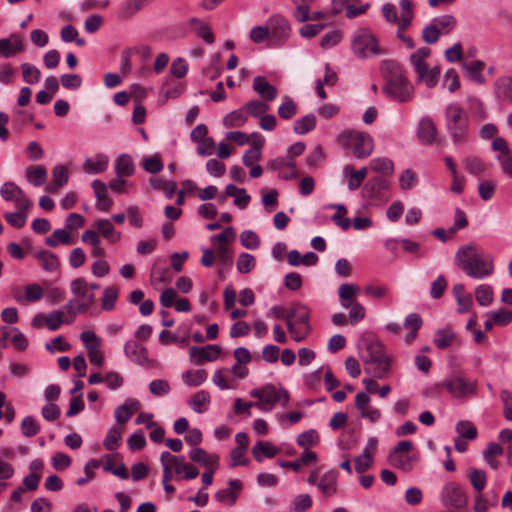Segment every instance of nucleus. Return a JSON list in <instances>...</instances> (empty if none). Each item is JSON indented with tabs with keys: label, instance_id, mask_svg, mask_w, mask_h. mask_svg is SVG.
<instances>
[{
	"label": "nucleus",
	"instance_id": "obj_41",
	"mask_svg": "<svg viewBox=\"0 0 512 512\" xmlns=\"http://www.w3.org/2000/svg\"><path fill=\"white\" fill-rule=\"evenodd\" d=\"M207 372L204 369L187 370L182 374L183 382L188 386H200L207 380Z\"/></svg>",
	"mask_w": 512,
	"mask_h": 512
},
{
	"label": "nucleus",
	"instance_id": "obj_35",
	"mask_svg": "<svg viewBox=\"0 0 512 512\" xmlns=\"http://www.w3.org/2000/svg\"><path fill=\"white\" fill-rule=\"evenodd\" d=\"M47 176V170L44 166H29L26 169L27 181L36 187L42 186L47 181Z\"/></svg>",
	"mask_w": 512,
	"mask_h": 512
},
{
	"label": "nucleus",
	"instance_id": "obj_52",
	"mask_svg": "<svg viewBox=\"0 0 512 512\" xmlns=\"http://www.w3.org/2000/svg\"><path fill=\"white\" fill-rule=\"evenodd\" d=\"M458 437L465 438L467 440H474L477 437V429L468 420L459 421L455 427Z\"/></svg>",
	"mask_w": 512,
	"mask_h": 512
},
{
	"label": "nucleus",
	"instance_id": "obj_33",
	"mask_svg": "<svg viewBox=\"0 0 512 512\" xmlns=\"http://www.w3.org/2000/svg\"><path fill=\"white\" fill-rule=\"evenodd\" d=\"M108 166V157L104 154L96 155L95 159L85 160L83 169L88 174H99L104 172Z\"/></svg>",
	"mask_w": 512,
	"mask_h": 512
},
{
	"label": "nucleus",
	"instance_id": "obj_4",
	"mask_svg": "<svg viewBox=\"0 0 512 512\" xmlns=\"http://www.w3.org/2000/svg\"><path fill=\"white\" fill-rule=\"evenodd\" d=\"M445 124L455 145L467 142L469 134V117L458 103H450L445 108Z\"/></svg>",
	"mask_w": 512,
	"mask_h": 512
},
{
	"label": "nucleus",
	"instance_id": "obj_7",
	"mask_svg": "<svg viewBox=\"0 0 512 512\" xmlns=\"http://www.w3.org/2000/svg\"><path fill=\"white\" fill-rule=\"evenodd\" d=\"M339 143L352 150L356 158H367L373 151V138L364 132L344 131L338 137Z\"/></svg>",
	"mask_w": 512,
	"mask_h": 512
},
{
	"label": "nucleus",
	"instance_id": "obj_15",
	"mask_svg": "<svg viewBox=\"0 0 512 512\" xmlns=\"http://www.w3.org/2000/svg\"><path fill=\"white\" fill-rule=\"evenodd\" d=\"M189 353L190 357L196 359L197 363L214 361L219 357L221 348L216 344H209L204 347L193 346L190 348Z\"/></svg>",
	"mask_w": 512,
	"mask_h": 512
},
{
	"label": "nucleus",
	"instance_id": "obj_20",
	"mask_svg": "<svg viewBox=\"0 0 512 512\" xmlns=\"http://www.w3.org/2000/svg\"><path fill=\"white\" fill-rule=\"evenodd\" d=\"M24 50L23 40L18 36L0 39V58H10Z\"/></svg>",
	"mask_w": 512,
	"mask_h": 512
},
{
	"label": "nucleus",
	"instance_id": "obj_63",
	"mask_svg": "<svg viewBox=\"0 0 512 512\" xmlns=\"http://www.w3.org/2000/svg\"><path fill=\"white\" fill-rule=\"evenodd\" d=\"M373 465V455L371 452L363 451V453L355 459V470L357 473H364Z\"/></svg>",
	"mask_w": 512,
	"mask_h": 512
},
{
	"label": "nucleus",
	"instance_id": "obj_60",
	"mask_svg": "<svg viewBox=\"0 0 512 512\" xmlns=\"http://www.w3.org/2000/svg\"><path fill=\"white\" fill-rule=\"evenodd\" d=\"M240 243L249 250H255L260 245L258 235L252 230H245L240 234Z\"/></svg>",
	"mask_w": 512,
	"mask_h": 512
},
{
	"label": "nucleus",
	"instance_id": "obj_13",
	"mask_svg": "<svg viewBox=\"0 0 512 512\" xmlns=\"http://www.w3.org/2000/svg\"><path fill=\"white\" fill-rule=\"evenodd\" d=\"M412 442L409 440L400 441L388 455L389 463L395 468L409 472L413 468L412 458L409 452L412 450Z\"/></svg>",
	"mask_w": 512,
	"mask_h": 512
},
{
	"label": "nucleus",
	"instance_id": "obj_48",
	"mask_svg": "<svg viewBox=\"0 0 512 512\" xmlns=\"http://www.w3.org/2000/svg\"><path fill=\"white\" fill-rule=\"evenodd\" d=\"M119 288L115 285L105 288L102 298V309L105 311H112L118 299Z\"/></svg>",
	"mask_w": 512,
	"mask_h": 512
},
{
	"label": "nucleus",
	"instance_id": "obj_58",
	"mask_svg": "<svg viewBox=\"0 0 512 512\" xmlns=\"http://www.w3.org/2000/svg\"><path fill=\"white\" fill-rule=\"evenodd\" d=\"M318 442H319V435H318L317 431L314 429L305 431L297 437V444L304 449L313 447V446L317 445Z\"/></svg>",
	"mask_w": 512,
	"mask_h": 512
},
{
	"label": "nucleus",
	"instance_id": "obj_50",
	"mask_svg": "<svg viewBox=\"0 0 512 512\" xmlns=\"http://www.w3.org/2000/svg\"><path fill=\"white\" fill-rule=\"evenodd\" d=\"M463 165L470 174L476 177H480L486 168L484 162L476 156L466 157L463 160Z\"/></svg>",
	"mask_w": 512,
	"mask_h": 512
},
{
	"label": "nucleus",
	"instance_id": "obj_43",
	"mask_svg": "<svg viewBox=\"0 0 512 512\" xmlns=\"http://www.w3.org/2000/svg\"><path fill=\"white\" fill-rule=\"evenodd\" d=\"M121 435H122V428L116 427V426L110 428L104 441H103V445H104L105 449L108 451L116 450L121 444V440H122Z\"/></svg>",
	"mask_w": 512,
	"mask_h": 512
},
{
	"label": "nucleus",
	"instance_id": "obj_1",
	"mask_svg": "<svg viewBox=\"0 0 512 512\" xmlns=\"http://www.w3.org/2000/svg\"><path fill=\"white\" fill-rule=\"evenodd\" d=\"M380 71L385 80L384 94L401 103L413 99L414 87L406 77L405 70L397 61H382Z\"/></svg>",
	"mask_w": 512,
	"mask_h": 512
},
{
	"label": "nucleus",
	"instance_id": "obj_21",
	"mask_svg": "<svg viewBox=\"0 0 512 512\" xmlns=\"http://www.w3.org/2000/svg\"><path fill=\"white\" fill-rule=\"evenodd\" d=\"M360 294V287L355 284L344 283L338 288V296L340 304L343 308L348 309L357 303L356 297Z\"/></svg>",
	"mask_w": 512,
	"mask_h": 512
},
{
	"label": "nucleus",
	"instance_id": "obj_6",
	"mask_svg": "<svg viewBox=\"0 0 512 512\" xmlns=\"http://www.w3.org/2000/svg\"><path fill=\"white\" fill-rule=\"evenodd\" d=\"M445 389L449 394L457 399H465L476 395L477 382L469 380L461 375H452L444 379L441 383L431 388L432 395H439L441 390Z\"/></svg>",
	"mask_w": 512,
	"mask_h": 512
},
{
	"label": "nucleus",
	"instance_id": "obj_40",
	"mask_svg": "<svg viewBox=\"0 0 512 512\" xmlns=\"http://www.w3.org/2000/svg\"><path fill=\"white\" fill-rule=\"evenodd\" d=\"M440 34H448L457 25V20L453 15H442L431 20Z\"/></svg>",
	"mask_w": 512,
	"mask_h": 512
},
{
	"label": "nucleus",
	"instance_id": "obj_22",
	"mask_svg": "<svg viewBox=\"0 0 512 512\" xmlns=\"http://www.w3.org/2000/svg\"><path fill=\"white\" fill-rule=\"evenodd\" d=\"M419 140L425 145H431L436 138L437 129L429 117L420 120L417 132Z\"/></svg>",
	"mask_w": 512,
	"mask_h": 512
},
{
	"label": "nucleus",
	"instance_id": "obj_53",
	"mask_svg": "<svg viewBox=\"0 0 512 512\" xmlns=\"http://www.w3.org/2000/svg\"><path fill=\"white\" fill-rule=\"evenodd\" d=\"M475 297L479 305L489 306L493 301V290L490 285L481 284L475 290Z\"/></svg>",
	"mask_w": 512,
	"mask_h": 512
},
{
	"label": "nucleus",
	"instance_id": "obj_49",
	"mask_svg": "<svg viewBox=\"0 0 512 512\" xmlns=\"http://www.w3.org/2000/svg\"><path fill=\"white\" fill-rule=\"evenodd\" d=\"M287 329H288V332L290 333L291 337L296 342H301L304 339H306V337L310 333L311 326H310V323H306V324H302V323L292 324V323L289 322V323H287Z\"/></svg>",
	"mask_w": 512,
	"mask_h": 512
},
{
	"label": "nucleus",
	"instance_id": "obj_30",
	"mask_svg": "<svg viewBox=\"0 0 512 512\" xmlns=\"http://www.w3.org/2000/svg\"><path fill=\"white\" fill-rule=\"evenodd\" d=\"M309 320L310 310L306 305L295 303L289 308L287 323L290 322L292 324H306L309 323Z\"/></svg>",
	"mask_w": 512,
	"mask_h": 512
},
{
	"label": "nucleus",
	"instance_id": "obj_45",
	"mask_svg": "<svg viewBox=\"0 0 512 512\" xmlns=\"http://www.w3.org/2000/svg\"><path fill=\"white\" fill-rule=\"evenodd\" d=\"M316 125V117L313 114H307L294 122L293 130L296 134H306L313 130Z\"/></svg>",
	"mask_w": 512,
	"mask_h": 512
},
{
	"label": "nucleus",
	"instance_id": "obj_3",
	"mask_svg": "<svg viewBox=\"0 0 512 512\" xmlns=\"http://www.w3.org/2000/svg\"><path fill=\"white\" fill-rule=\"evenodd\" d=\"M365 373L374 378H384L390 369V360L385 354L383 345L378 340H367L365 350L361 354Z\"/></svg>",
	"mask_w": 512,
	"mask_h": 512
},
{
	"label": "nucleus",
	"instance_id": "obj_47",
	"mask_svg": "<svg viewBox=\"0 0 512 512\" xmlns=\"http://www.w3.org/2000/svg\"><path fill=\"white\" fill-rule=\"evenodd\" d=\"M150 184L154 189L162 190L169 199L174 196L177 190V185L174 181H166L161 177L151 178Z\"/></svg>",
	"mask_w": 512,
	"mask_h": 512
},
{
	"label": "nucleus",
	"instance_id": "obj_59",
	"mask_svg": "<svg viewBox=\"0 0 512 512\" xmlns=\"http://www.w3.org/2000/svg\"><path fill=\"white\" fill-rule=\"evenodd\" d=\"M243 107L253 117H261L270 109L267 103L259 100L249 101Z\"/></svg>",
	"mask_w": 512,
	"mask_h": 512
},
{
	"label": "nucleus",
	"instance_id": "obj_26",
	"mask_svg": "<svg viewBox=\"0 0 512 512\" xmlns=\"http://www.w3.org/2000/svg\"><path fill=\"white\" fill-rule=\"evenodd\" d=\"M68 170L64 165H57L52 171V181L46 186L49 193H57L68 182Z\"/></svg>",
	"mask_w": 512,
	"mask_h": 512
},
{
	"label": "nucleus",
	"instance_id": "obj_8",
	"mask_svg": "<svg viewBox=\"0 0 512 512\" xmlns=\"http://www.w3.org/2000/svg\"><path fill=\"white\" fill-rule=\"evenodd\" d=\"M250 395L259 399L257 406L262 410H271L276 403L285 406L289 401L288 391L277 389L274 385H265L262 388L253 389Z\"/></svg>",
	"mask_w": 512,
	"mask_h": 512
},
{
	"label": "nucleus",
	"instance_id": "obj_27",
	"mask_svg": "<svg viewBox=\"0 0 512 512\" xmlns=\"http://www.w3.org/2000/svg\"><path fill=\"white\" fill-rule=\"evenodd\" d=\"M255 460L261 463L264 458H273L279 453V449L269 441H258L252 448Z\"/></svg>",
	"mask_w": 512,
	"mask_h": 512
},
{
	"label": "nucleus",
	"instance_id": "obj_31",
	"mask_svg": "<svg viewBox=\"0 0 512 512\" xmlns=\"http://www.w3.org/2000/svg\"><path fill=\"white\" fill-rule=\"evenodd\" d=\"M135 165L132 157L128 154L120 155L115 161V173L118 177H130L134 174Z\"/></svg>",
	"mask_w": 512,
	"mask_h": 512
},
{
	"label": "nucleus",
	"instance_id": "obj_36",
	"mask_svg": "<svg viewBox=\"0 0 512 512\" xmlns=\"http://www.w3.org/2000/svg\"><path fill=\"white\" fill-rule=\"evenodd\" d=\"M95 227L98 232L111 243H116L121 238V234L115 230L114 226L107 219L96 221Z\"/></svg>",
	"mask_w": 512,
	"mask_h": 512
},
{
	"label": "nucleus",
	"instance_id": "obj_9",
	"mask_svg": "<svg viewBox=\"0 0 512 512\" xmlns=\"http://www.w3.org/2000/svg\"><path fill=\"white\" fill-rule=\"evenodd\" d=\"M440 501L446 508L462 510L467 507L468 497L460 484L449 482L441 489Z\"/></svg>",
	"mask_w": 512,
	"mask_h": 512
},
{
	"label": "nucleus",
	"instance_id": "obj_24",
	"mask_svg": "<svg viewBox=\"0 0 512 512\" xmlns=\"http://www.w3.org/2000/svg\"><path fill=\"white\" fill-rule=\"evenodd\" d=\"M140 402L136 399H127L126 402L115 409V419L117 423L123 425L127 423L134 412L140 409Z\"/></svg>",
	"mask_w": 512,
	"mask_h": 512
},
{
	"label": "nucleus",
	"instance_id": "obj_57",
	"mask_svg": "<svg viewBox=\"0 0 512 512\" xmlns=\"http://www.w3.org/2000/svg\"><path fill=\"white\" fill-rule=\"evenodd\" d=\"M228 374H230L229 368L216 370L212 376V382L221 390L232 389L234 386L229 381Z\"/></svg>",
	"mask_w": 512,
	"mask_h": 512
},
{
	"label": "nucleus",
	"instance_id": "obj_54",
	"mask_svg": "<svg viewBox=\"0 0 512 512\" xmlns=\"http://www.w3.org/2000/svg\"><path fill=\"white\" fill-rule=\"evenodd\" d=\"M297 113L296 103L289 97L285 96L283 102L278 107V115L280 118L288 120L295 116Z\"/></svg>",
	"mask_w": 512,
	"mask_h": 512
},
{
	"label": "nucleus",
	"instance_id": "obj_29",
	"mask_svg": "<svg viewBox=\"0 0 512 512\" xmlns=\"http://www.w3.org/2000/svg\"><path fill=\"white\" fill-rule=\"evenodd\" d=\"M160 461L161 462L165 461L168 464H170L176 479L177 480H181L182 479V476H183V474H184V472L186 470L185 469L186 461H185V457L184 456H174L170 452L164 451L160 455Z\"/></svg>",
	"mask_w": 512,
	"mask_h": 512
},
{
	"label": "nucleus",
	"instance_id": "obj_23",
	"mask_svg": "<svg viewBox=\"0 0 512 512\" xmlns=\"http://www.w3.org/2000/svg\"><path fill=\"white\" fill-rule=\"evenodd\" d=\"M337 477L335 470H329L319 478L317 487L325 497H331L337 492Z\"/></svg>",
	"mask_w": 512,
	"mask_h": 512
},
{
	"label": "nucleus",
	"instance_id": "obj_38",
	"mask_svg": "<svg viewBox=\"0 0 512 512\" xmlns=\"http://www.w3.org/2000/svg\"><path fill=\"white\" fill-rule=\"evenodd\" d=\"M210 395L205 390H200L189 401L190 408L197 413H204L208 409Z\"/></svg>",
	"mask_w": 512,
	"mask_h": 512
},
{
	"label": "nucleus",
	"instance_id": "obj_14",
	"mask_svg": "<svg viewBox=\"0 0 512 512\" xmlns=\"http://www.w3.org/2000/svg\"><path fill=\"white\" fill-rule=\"evenodd\" d=\"M0 195L4 200L14 202L17 210H30L33 205L21 187L12 181L1 186Z\"/></svg>",
	"mask_w": 512,
	"mask_h": 512
},
{
	"label": "nucleus",
	"instance_id": "obj_5",
	"mask_svg": "<svg viewBox=\"0 0 512 512\" xmlns=\"http://www.w3.org/2000/svg\"><path fill=\"white\" fill-rule=\"evenodd\" d=\"M431 50L428 47H421L409 57V62L416 73V82L423 83L428 88H433L439 81L440 67L434 66L432 68L426 62L430 56Z\"/></svg>",
	"mask_w": 512,
	"mask_h": 512
},
{
	"label": "nucleus",
	"instance_id": "obj_11",
	"mask_svg": "<svg viewBox=\"0 0 512 512\" xmlns=\"http://www.w3.org/2000/svg\"><path fill=\"white\" fill-rule=\"evenodd\" d=\"M271 47L282 46L289 38L291 28L289 21L281 15H273L267 21Z\"/></svg>",
	"mask_w": 512,
	"mask_h": 512
},
{
	"label": "nucleus",
	"instance_id": "obj_64",
	"mask_svg": "<svg viewBox=\"0 0 512 512\" xmlns=\"http://www.w3.org/2000/svg\"><path fill=\"white\" fill-rule=\"evenodd\" d=\"M143 168L145 169V171L152 174L159 173L163 169V162L161 160V156L159 154H155L151 157L144 158Z\"/></svg>",
	"mask_w": 512,
	"mask_h": 512
},
{
	"label": "nucleus",
	"instance_id": "obj_12",
	"mask_svg": "<svg viewBox=\"0 0 512 512\" xmlns=\"http://www.w3.org/2000/svg\"><path fill=\"white\" fill-rule=\"evenodd\" d=\"M389 182L383 177H372L363 186L362 197L370 205H378L387 200Z\"/></svg>",
	"mask_w": 512,
	"mask_h": 512
},
{
	"label": "nucleus",
	"instance_id": "obj_19",
	"mask_svg": "<svg viewBox=\"0 0 512 512\" xmlns=\"http://www.w3.org/2000/svg\"><path fill=\"white\" fill-rule=\"evenodd\" d=\"M253 89L266 102L273 101L278 94L277 88L271 85L263 76L254 78Z\"/></svg>",
	"mask_w": 512,
	"mask_h": 512
},
{
	"label": "nucleus",
	"instance_id": "obj_28",
	"mask_svg": "<svg viewBox=\"0 0 512 512\" xmlns=\"http://www.w3.org/2000/svg\"><path fill=\"white\" fill-rule=\"evenodd\" d=\"M494 89L498 99L512 103V75L497 78Z\"/></svg>",
	"mask_w": 512,
	"mask_h": 512
},
{
	"label": "nucleus",
	"instance_id": "obj_39",
	"mask_svg": "<svg viewBox=\"0 0 512 512\" xmlns=\"http://www.w3.org/2000/svg\"><path fill=\"white\" fill-rule=\"evenodd\" d=\"M467 477L476 493L482 492L486 486L487 475L484 470L469 468Z\"/></svg>",
	"mask_w": 512,
	"mask_h": 512
},
{
	"label": "nucleus",
	"instance_id": "obj_51",
	"mask_svg": "<svg viewBox=\"0 0 512 512\" xmlns=\"http://www.w3.org/2000/svg\"><path fill=\"white\" fill-rule=\"evenodd\" d=\"M20 68L25 83L33 85L40 81L41 72L36 66L29 63H23Z\"/></svg>",
	"mask_w": 512,
	"mask_h": 512
},
{
	"label": "nucleus",
	"instance_id": "obj_2",
	"mask_svg": "<svg viewBox=\"0 0 512 512\" xmlns=\"http://www.w3.org/2000/svg\"><path fill=\"white\" fill-rule=\"evenodd\" d=\"M455 262L466 275L475 279L489 277L494 271L493 258L479 253L474 245L461 247L455 255Z\"/></svg>",
	"mask_w": 512,
	"mask_h": 512
},
{
	"label": "nucleus",
	"instance_id": "obj_10",
	"mask_svg": "<svg viewBox=\"0 0 512 512\" xmlns=\"http://www.w3.org/2000/svg\"><path fill=\"white\" fill-rule=\"evenodd\" d=\"M353 52L361 57L367 58L370 55H380L383 51L378 46L376 37L368 30H359L352 41Z\"/></svg>",
	"mask_w": 512,
	"mask_h": 512
},
{
	"label": "nucleus",
	"instance_id": "obj_17",
	"mask_svg": "<svg viewBox=\"0 0 512 512\" xmlns=\"http://www.w3.org/2000/svg\"><path fill=\"white\" fill-rule=\"evenodd\" d=\"M124 353L131 361L139 365H144L148 361L147 349L137 341H127L124 345Z\"/></svg>",
	"mask_w": 512,
	"mask_h": 512
},
{
	"label": "nucleus",
	"instance_id": "obj_55",
	"mask_svg": "<svg viewBox=\"0 0 512 512\" xmlns=\"http://www.w3.org/2000/svg\"><path fill=\"white\" fill-rule=\"evenodd\" d=\"M370 168L373 171H376V172H379V173H382L385 175H390L394 171V164H393L392 160H390L389 158H386V157L375 158V159L371 160Z\"/></svg>",
	"mask_w": 512,
	"mask_h": 512
},
{
	"label": "nucleus",
	"instance_id": "obj_56",
	"mask_svg": "<svg viewBox=\"0 0 512 512\" xmlns=\"http://www.w3.org/2000/svg\"><path fill=\"white\" fill-rule=\"evenodd\" d=\"M28 210H17L16 212H8L4 214V219L12 227L20 229L25 226L27 221Z\"/></svg>",
	"mask_w": 512,
	"mask_h": 512
},
{
	"label": "nucleus",
	"instance_id": "obj_18",
	"mask_svg": "<svg viewBox=\"0 0 512 512\" xmlns=\"http://www.w3.org/2000/svg\"><path fill=\"white\" fill-rule=\"evenodd\" d=\"M189 458L191 461L206 468L212 467V469H218L219 466V456L216 454H210L202 448H193L189 452Z\"/></svg>",
	"mask_w": 512,
	"mask_h": 512
},
{
	"label": "nucleus",
	"instance_id": "obj_32",
	"mask_svg": "<svg viewBox=\"0 0 512 512\" xmlns=\"http://www.w3.org/2000/svg\"><path fill=\"white\" fill-rule=\"evenodd\" d=\"M13 296L20 304H24L25 302H36L42 299L43 289L38 284H29L25 287L24 296L19 294L18 290L14 292Z\"/></svg>",
	"mask_w": 512,
	"mask_h": 512
},
{
	"label": "nucleus",
	"instance_id": "obj_25",
	"mask_svg": "<svg viewBox=\"0 0 512 512\" xmlns=\"http://www.w3.org/2000/svg\"><path fill=\"white\" fill-rule=\"evenodd\" d=\"M71 292L75 295V300H85L88 302H95V294L90 291L87 281L78 277L72 280L70 284Z\"/></svg>",
	"mask_w": 512,
	"mask_h": 512
},
{
	"label": "nucleus",
	"instance_id": "obj_46",
	"mask_svg": "<svg viewBox=\"0 0 512 512\" xmlns=\"http://www.w3.org/2000/svg\"><path fill=\"white\" fill-rule=\"evenodd\" d=\"M455 340V333L450 328L437 330L435 333L434 344L439 349L449 347Z\"/></svg>",
	"mask_w": 512,
	"mask_h": 512
},
{
	"label": "nucleus",
	"instance_id": "obj_61",
	"mask_svg": "<svg viewBox=\"0 0 512 512\" xmlns=\"http://www.w3.org/2000/svg\"><path fill=\"white\" fill-rule=\"evenodd\" d=\"M256 261L253 255L249 253H241L237 259V270L240 273H249L255 267Z\"/></svg>",
	"mask_w": 512,
	"mask_h": 512
},
{
	"label": "nucleus",
	"instance_id": "obj_16",
	"mask_svg": "<svg viewBox=\"0 0 512 512\" xmlns=\"http://www.w3.org/2000/svg\"><path fill=\"white\" fill-rule=\"evenodd\" d=\"M229 488L221 489L216 492L215 499L221 503H227L230 505L235 504L239 497L242 489V483L240 480L234 479L228 482Z\"/></svg>",
	"mask_w": 512,
	"mask_h": 512
},
{
	"label": "nucleus",
	"instance_id": "obj_62",
	"mask_svg": "<svg viewBox=\"0 0 512 512\" xmlns=\"http://www.w3.org/2000/svg\"><path fill=\"white\" fill-rule=\"evenodd\" d=\"M21 432L26 437H34L40 432V426L32 416H26L21 422Z\"/></svg>",
	"mask_w": 512,
	"mask_h": 512
},
{
	"label": "nucleus",
	"instance_id": "obj_37",
	"mask_svg": "<svg viewBox=\"0 0 512 512\" xmlns=\"http://www.w3.org/2000/svg\"><path fill=\"white\" fill-rule=\"evenodd\" d=\"M189 25L192 29L195 30L197 35L199 37H201L206 43L212 44L214 42V40H215L214 34L211 31V28L209 27V25L203 23L198 18H191L189 20Z\"/></svg>",
	"mask_w": 512,
	"mask_h": 512
},
{
	"label": "nucleus",
	"instance_id": "obj_34",
	"mask_svg": "<svg viewBox=\"0 0 512 512\" xmlns=\"http://www.w3.org/2000/svg\"><path fill=\"white\" fill-rule=\"evenodd\" d=\"M484 66V62L480 60L465 63L463 65V68L465 70V76L477 84H483L485 82V78L482 75V70Z\"/></svg>",
	"mask_w": 512,
	"mask_h": 512
},
{
	"label": "nucleus",
	"instance_id": "obj_42",
	"mask_svg": "<svg viewBox=\"0 0 512 512\" xmlns=\"http://www.w3.org/2000/svg\"><path fill=\"white\" fill-rule=\"evenodd\" d=\"M36 258L39 261L41 267L48 272L55 271L59 266L57 256L48 250L40 251L36 255Z\"/></svg>",
	"mask_w": 512,
	"mask_h": 512
},
{
	"label": "nucleus",
	"instance_id": "obj_44",
	"mask_svg": "<svg viewBox=\"0 0 512 512\" xmlns=\"http://www.w3.org/2000/svg\"><path fill=\"white\" fill-rule=\"evenodd\" d=\"M246 110L244 107L232 111L227 114L223 119V125L225 127H241L247 121Z\"/></svg>",
	"mask_w": 512,
	"mask_h": 512
}]
</instances>
